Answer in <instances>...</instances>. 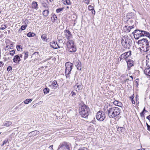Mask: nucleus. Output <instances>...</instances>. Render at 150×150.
Segmentation results:
<instances>
[{
  "mask_svg": "<svg viewBox=\"0 0 150 150\" xmlns=\"http://www.w3.org/2000/svg\"><path fill=\"white\" fill-rule=\"evenodd\" d=\"M50 89L47 88H45L43 89V92L45 94H46L49 93Z\"/></svg>",
  "mask_w": 150,
  "mask_h": 150,
  "instance_id": "473e14b6",
  "label": "nucleus"
},
{
  "mask_svg": "<svg viewBox=\"0 0 150 150\" xmlns=\"http://www.w3.org/2000/svg\"><path fill=\"white\" fill-rule=\"evenodd\" d=\"M50 47L54 49H57L60 47L57 44L56 41H52L50 42Z\"/></svg>",
  "mask_w": 150,
  "mask_h": 150,
  "instance_id": "9d476101",
  "label": "nucleus"
},
{
  "mask_svg": "<svg viewBox=\"0 0 150 150\" xmlns=\"http://www.w3.org/2000/svg\"><path fill=\"white\" fill-rule=\"evenodd\" d=\"M38 4L36 1H33L32 3V7L33 8L37 9L38 8Z\"/></svg>",
  "mask_w": 150,
  "mask_h": 150,
  "instance_id": "5701e85b",
  "label": "nucleus"
},
{
  "mask_svg": "<svg viewBox=\"0 0 150 150\" xmlns=\"http://www.w3.org/2000/svg\"><path fill=\"white\" fill-rule=\"evenodd\" d=\"M51 86L54 89L59 88L58 85L57 83V81L56 80H54Z\"/></svg>",
  "mask_w": 150,
  "mask_h": 150,
  "instance_id": "6ab92c4d",
  "label": "nucleus"
},
{
  "mask_svg": "<svg viewBox=\"0 0 150 150\" xmlns=\"http://www.w3.org/2000/svg\"><path fill=\"white\" fill-rule=\"evenodd\" d=\"M91 11L92 12L93 14L94 15L95 14V11L94 9H92V10H91Z\"/></svg>",
  "mask_w": 150,
  "mask_h": 150,
  "instance_id": "6e6d98bb",
  "label": "nucleus"
},
{
  "mask_svg": "<svg viewBox=\"0 0 150 150\" xmlns=\"http://www.w3.org/2000/svg\"><path fill=\"white\" fill-rule=\"evenodd\" d=\"M53 145H51L50 147H49V148L50 149H52V150H53Z\"/></svg>",
  "mask_w": 150,
  "mask_h": 150,
  "instance_id": "338daca9",
  "label": "nucleus"
},
{
  "mask_svg": "<svg viewBox=\"0 0 150 150\" xmlns=\"http://www.w3.org/2000/svg\"><path fill=\"white\" fill-rule=\"evenodd\" d=\"M40 2L42 6L45 8H48L47 4L48 3L47 0H40Z\"/></svg>",
  "mask_w": 150,
  "mask_h": 150,
  "instance_id": "ddd939ff",
  "label": "nucleus"
},
{
  "mask_svg": "<svg viewBox=\"0 0 150 150\" xmlns=\"http://www.w3.org/2000/svg\"><path fill=\"white\" fill-rule=\"evenodd\" d=\"M24 53H23L22 54H20L19 55V57L20 58H22L23 57V54Z\"/></svg>",
  "mask_w": 150,
  "mask_h": 150,
  "instance_id": "680f3d73",
  "label": "nucleus"
},
{
  "mask_svg": "<svg viewBox=\"0 0 150 150\" xmlns=\"http://www.w3.org/2000/svg\"><path fill=\"white\" fill-rule=\"evenodd\" d=\"M10 45V48L11 49H13V47H14V46H13V43H11Z\"/></svg>",
  "mask_w": 150,
  "mask_h": 150,
  "instance_id": "864d4df0",
  "label": "nucleus"
},
{
  "mask_svg": "<svg viewBox=\"0 0 150 150\" xmlns=\"http://www.w3.org/2000/svg\"><path fill=\"white\" fill-rule=\"evenodd\" d=\"M81 62L78 60L77 61L76 63V66L77 67V69H79L80 70H81Z\"/></svg>",
  "mask_w": 150,
  "mask_h": 150,
  "instance_id": "aec40b11",
  "label": "nucleus"
},
{
  "mask_svg": "<svg viewBox=\"0 0 150 150\" xmlns=\"http://www.w3.org/2000/svg\"><path fill=\"white\" fill-rule=\"evenodd\" d=\"M8 49H11L10 48V46L9 45H7L5 48V50L6 51L8 50Z\"/></svg>",
  "mask_w": 150,
  "mask_h": 150,
  "instance_id": "de8ad7c7",
  "label": "nucleus"
},
{
  "mask_svg": "<svg viewBox=\"0 0 150 150\" xmlns=\"http://www.w3.org/2000/svg\"><path fill=\"white\" fill-rule=\"evenodd\" d=\"M65 2L67 5H69L70 4V2L69 0H65Z\"/></svg>",
  "mask_w": 150,
  "mask_h": 150,
  "instance_id": "3c124183",
  "label": "nucleus"
},
{
  "mask_svg": "<svg viewBox=\"0 0 150 150\" xmlns=\"http://www.w3.org/2000/svg\"><path fill=\"white\" fill-rule=\"evenodd\" d=\"M121 42L122 46L126 49H129L132 45L131 39L127 36H124L121 40Z\"/></svg>",
  "mask_w": 150,
  "mask_h": 150,
  "instance_id": "f03ea898",
  "label": "nucleus"
},
{
  "mask_svg": "<svg viewBox=\"0 0 150 150\" xmlns=\"http://www.w3.org/2000/svg\"><path fill=\"white\" fill-rule=\"evenodd\" d=\"M137 43L140 46H141V47L143 49L144 51L147 52L150 50V46L147 39L143 38L139 40L138 41Z\"/></svg>",
  "mask_w": 150,
  "mask_h": 150,
  "instance_id": "7ed1b4c3",
  "label": "nucleus"
},
{
  "mask_svg": "<svg viewBox=\"0 0 150 150\" xmlns=\"http://www.w3.org/2000/svg\"><path fill=\"white\" fill-rule=\"evenodd\" d=\"M23 53L24 54V60H25L28 57L29 54V52L28 51H24Z\"/></svg>",
  "mask_w": 150,
  "mask_h": 150,
  "instance_id": "7c9ffc66",
  "label": "nucleus"
},
{
  "mask_svg": "<svg viewBox=\"0 0 150 150\" xmlns=\"http://www.w3.org/2000/svg\"><path fill=\"white\" fill-rule=\"evenodd\" d=\"M144 73L147 75L150 76V69L148 68H146L144 71Z\"/></svg>",
  "mask_w": 150,
  "mask_h": 150,
  "instance_id": "412c9836",
  "label": "nucleus"
},
{
  "mask_svg": "<svg viewBox=\"0 0 150 150\" xmlns=\"http://www.w3.org/2000/svg\"><path fill=\"white\" fill-rule=\"evenodd\" d=\"M63 8H59L56 10V11L57 13H59L61 11H62L63 10Z\"/></svg>",
  "mask_w": 150,
  "mask_h": 150,
  "instance_id": "ea45409f",
  "label": "nucleus"
},
{
  "mask_svg": "<svg viewBox=\"0 0 150 150\" xmlns=\"http://www.w3.org/2000/svg\"><path fill=\"white\" fill-rule=\"evenodd\" d=\"M4 63L0 61V67L3 66Z\"/></svg>",
  "mask_w": 150,
  "mask_h": 150,
  "instance_id": "13d9d810",
  "label": "nucleus"
},
{
  "mask_svg": "<svg viewBox=\"0 0 150 150\" xmlns=\"http://www.w3.org/2000/svg\"><path fill=\"white\" fill-rule=\"evenodd\" d=\"M146 64L148 67L150 66V54H148L146 57Z\"/></svg>",
  "mask_w": 150,
  "mask_h": 150,
  "instance_id": "2eb2a0df",
  "label": "nucleus"
},
{
  "mask_svg": "<svg viewBox=\"0 0 150 150\" xmlns=\"http://www.w3.org/2000/svg\"><path fill=\"white\" fill-rule=\"evenodd\" d=\"M66 38L68 40H70V39L72 38V35L71 34L70 31L69 32V33H67L65 35Z\"/></svg>",
  "mask_w": 150,
  "mask_h": 150,
  "instance_id": "b1692460",
  "label": "nucleus"
},
{
  "mask_svg": "<svg viewBox=\"0 0 150 150\" xmlns=\"http://www.w3.org/2000/svg\"><path fill=\"white\" fill-rule=\"evenodd\" d=\"M126 54L127 53H124L123 54H121L119 58L120 59V61H121L122 59L125 60L126 61L128 59H127V58L126 56Z\"/></svg>",
  "mask_w": 150,
  "mask_h": 150,
  "instance_id": "dca6fc26",
  "label": "nucleus"
},
{
  "mask_svg": "<svg viewBox=\"0 0 150 150\" xmlns=\"http://www.w3.org/2000/svg\"><path fill=\"white\" fill-rule=\"evenodd\" d=\"M21 46L20 45H18L16 47V48L17 51H19L20 50Z\"/></svg>",
  "mask_w": 150,
  "mask_h": 150,
  "instance_id": "09e8293b",
  "label": "nucleus"
},
{
  "mask_svg": "<svg viewBox=\"0 0 150 150\" xmlns=\"http://www.w3.org/2000/svg\"><path fill=\"white\" fill-rule=\"evenodd\" d=\"M93 7L91 6V5H89L88 7V9L89 10H91L93 9Z\"/></svg>",
  "mask_w": 150,
  "mask_h": 150,
  "instance_id": "8fccbe9b",
  "label": "nucleus"
},
{
  "mask_svg": "<svg viewBox=\"0 0 150 150\" xmlns=\"http://www.w3.org/2000/svg\"><path fill=\"white\" fill-rule=\"evenodd\" d=\"M12 122L10 121L6 122V123L4 124V126H8L12 124Z\"/></svg>",
  "mask_w": 150,
  "mask_h": 150,
  "instance_id": "f704fd0d",
  "label": "nucleus"
},
{
  "mask_svg": "<svg viewBox=\"0 0 150 150\" xmlns=\"http://www.w3.org/2000/svg\"><path fill=\"white\" fill-rule=\"evenodd\" d=\"M49 11L47 10H45L43 11V14L45 17H47L48 16Z\"/></svg>",
  "mask_w": 150,
  "mask_h": 150,
  "instance_id": "c756f323",
  "label": "nucleus"
},
{
  "mask_svg": "<svg viewBox=\"0 0 150 150\" xmlns=\"http://www.w3.org/2000/svg\"><path fill=\"white\" fill-rule=\"evenodd\" d=\"M15 54V50H13L10 51V55H11L13 56Z\"/></svg>",
  "mask_w": 150,
  "mask_h": 150,
  "instance_id": "58836bf2",
  "label": "nucleus"
},
{
  "mask_svg": "<svg viewBox=\"0 0 150 150\" xmlns=\"http://www.w3.org/2000/svg\"><path fill=\"white\" fill-rule=\"evenodd\" d=\"M88 107L85 105H80L79 107V112L81 117L86 118L88 115Z\"/></svg>",
  "mask_w": 150,
  "mask_h": 150,
  "instance_id": "20e7f679",
  "label": "nucleus"
},
{
  "mask_svg": "<svg viewBox=\"0 0 150 150\" xmlns=\"http://www.w3.org/2000/svg\"><path fill=\"white\" fill-rule=\"evenodd\" d=\"M66 69L65 74L67 78H70V74L73 68V64L69 62H66L65 64Z\"/></svg>",
  "mask_w": 150,
  "mask_h": 150,
  "instance_id": "39448f33",
  "label": "nucleus"
},
{
  "mask_svg": "<svg viewBox=\"0 0 150 150\" xmlns=\"http://www.w3.org/2000/svg\"><path fill=\"white\" fill-rule=\"evenodd\" d=\"M146 112H144V111H142V112H141L140 113V115L141 116V117L142 118H145V116L144 115V114L146 113Z\"/></svg>",
  "mask_w": 150,
  "mask_h": 150,
  "instance_id": "e433bc0d",
  "label": "nucleus"
},
{
  "mask_svg": "<svg viewBox=\"0 0 150 150\" xmlns=\"http://www.w3.org/2000/svg\"><path fill=\"white\" fill-rule=\"evenodd\" d=\"M143 35H144V36H145L148 37L149 36V35H150V34L149 32H147L146 31H144Z\"/></svg>",
  "mask_w": 150,
  "mask_h": 150,
  "instance_id": "c9c22d12",
  "label": "nucleus"
},
{
  "mask_svg": "<svg viewBox=\"0 0 150 150\" xmlns=\"http://www.w3.org/2000/svg\"><path fill=\"white\" fill-rule=\"evenodd\" d=\"M4 26L3 27H2L1 28H0V29H1V30H4V29H5V28H6V25H4Z\"/></svg>",
  "mask_w": 150,
  "mask_h": 150,
  "instance_id": "603ef678",
  "label": "nucleus"
},
{
  "mask_svg": "<svg viewBox=\"0 0 150 150\" xmlns=\"http://www.w3.org/2000/svg\"><path fill=\"white\" fill-rule=\"evenodd\" d=\"M32 101V99H27L24 101V103L25 104H27L31 102Z\"/></svg>",
  "mask_w": 150,
  "mask_h": 150,
  "instance_id": "72a5a7b5",
  "label": "nucleus"
},
{
  "mask_svg": "<svg viewBox=\"0 0 150 150\" xmlns=\"http://www.w3.org/2000/svg\"><path fill=\"white\" fill-rule=\"evenodd\" d=\"M12 70V68L11 66H9L7 68V70L8 71H11Z\"/></svg>",
  "mask_w": 150,
  "mask_h": 150,
  "instance_id": "79ce46f5",
  "label": "nucleus"
},
{
  "mask_svg": "<svg viewBox=\"0 0 150 150\" xmlns=\"http://www.w3.org/2000/svg\"><path fill=\"white\" fill-rule=\"evenodd\" d=\"M85 3L87 4H88L89 3V0H85Z\"/></svg>",
  "mask_w": 150,
  "mask_h": 150,
  "instance_id": "5fc2aeb1",
  "label": "nucleus"
},
{
  "mask_svg": "<svg viewBox=\"0 0 150 150\" xmlns=\"http://www.w3.org/2000/svg\"><path fill=\"white\" fill-rule=\"evenodd\" d=\"M47 35L45 34H43L41 36L42 39L44 41H47Z\"/></svg>",
  "mask_w": 150,
  "mask_h": 150,
  "instance_id": "cd10ccee",
  "label": "nucleus"
},
{
  "mask_svg": "<svg viewBox=\"0 0 150 150\" xmlns=\"http://www.w3.org/2000/svg\"><path fill=\"white\" fill-rule=\"evenodd\" d=\"M74 42L73 40H69L67 42V46L68 50H70L71 51V47L75 46L74 44Z\"/></svg>",
  "mask_w": 150,
  "mask_h": 150,
  "instance_id": "9b49d317",
  "label": "nucleus"
},
{
  "mask_svg": "<svg viewBox=\"0 0 150 150\" xmlns=\"http://www.w3.org/2000/svg\"><path fill=\"white\" fill-rule=\"evenodd\" d=\"M35 35V34L31 32H29L27 33V36L29 37H33Z\"/></svg>",
  "mask_w": 150,
  "mask_h": 150,
  "instance_id": "2f4dec72",
  "label": "nucleus"
},
{
  "mask_svg": "<svg viewBox=\"0 0 150 150\" xmlns=\"http://www.w3.org/2000/svg\"><path fill=\"white\" fill-rule=\"evenodd\" d=\"M143 32L144 30L137 29L135 30L132 33V34L133 35L135 39L138 40L141 37L144 36Z\"/></svg>",
  "mask_w": 150,
  "mask_h": 150,
  "instance_id": "0eeeda50",
  "label": "nucleus"
},
{
  "mask_svg": "<svg viewBox=\"0 0 150 150\" xmlns=\"http://www.w3.org/2000/svg\"><path fill=\"white\" fill-rule=\"evenodd\" d=\"M126 62L127 66V70L129 71L131 68L134 65L135 62L132 60L130 59L126 61Z\"/></svg>",
  "mask_w": 150,
  "mask_h": 150,
  "instance_id": "1a4fd4ad",
  "label": "nucleus"
},
{
  "mask_svg": "<svg viewBox=\"0 0 150 150\" xmlns=\"http://www.w3.org/2000/svg\"><path fill=\"white\" fill-rule=\"evenodd\" d=\"M134 27V25L131 26L125 25L123 28L124 31L125 32L129 33L130 31V30Z\"/></svg>",
  "mask_w": 150,
  "mask_h": 150,
  "instance_id": "f8f14e48",
  "label": "nucleus"
},
{
  "mask_svg": "<svg viewBox=\"0 0 150 150\" xmlns=\"http://www.w3.org/2000/svg\"><path fill=\"white\" fill-rule=\"evenodd\" d=\"M132 16H134V15H133V13H130L129 14H128L127 15L128 17L129 18H132Z\"/></svg>",
  "mask_w": 150,
  "mask_h": 150,
  "instance_id": "a18cd8bd",
  "label": "nucleus"
},
{
  "mask_svg": "<svg viewBox=\"0 0 150 150\" xmlns=\"http://www.w3.org/2000/svg\"><path fill=\"white\" fill-rule=\"evenodd\" d=\"M114 105H117L119 107L122 108V103L118 101L117 100H115L113 102Z\"/></svg>",
  "mask_w": 150,
  "mask_h": 150,
  "instance_id": "4be33fe9",
  "label": "nucleus"
},
{
  "mask_svg": "<svg viewBox=\"0 0 150 150\" xmlns=\"http://www.w3.org/2000/svg\"><path fill=\"white\" fill-rule=\"evenodd\" d=\"M117 130H120L121 132L124 133L125 132V127H118L117 128Z\"/></svg>",
  "mask_w": 150,
  "mask_h": 150,
  "instance_id": "c85d7f7f",
  "label": "nucleus"
},
{
  "mask_svg": "<svg viewBox=\"0 0 150 150\" xmlns=\"http://www.w3.org/2000/svg\"><path fill=\"white\" fill-rule=\"evenodd\" d=\"M109 117L113 118L118 115L120 113L121 110L118 107H114L107 109Z\"/></svg>",
  "mask_w": 150,
  "mask_h": 150,
  "instance_id": "f257e3e1",
  "label": "nucleus"
},
{
  "mask_svg": "<svg viewBox=\"0 0 150 150\" xmlns=\"http://www.w3.org/2000/svg\"><path fill=\"white\" fill-rule=\"evenodd\" d=\"M147 129L150 132V125H147Z\"/></svg>",
  "mask_w": 150,
  "mask_h": 150,
  "instance_id": "bf43d9fd",
  "label": "nucleus"
},
{
  "mask_svg": "<svg viewBox=\"0 0 150 150\" xmlns=\"http://www.w3.org/2000/svg\"><path fill=\"white\" fill-rule=\"evenodd\" d=\"M125 53H127V54H126L127 55L126 56L127 57V58H128L129 56H131V51L130 50L128 52H125Z\"/></svg>",
  "mask_w": 150,
  "mask_h": 150,
  "instance_id": "4c0bfd02",
  "label": "nucleus"
},
{
  "mask_svg": "<svg viewBox=\"0 0 150 150\" xmlns=\"http://www.w3.org/2000/svg\"><path fill=\"white\" fill-rule=\"evenodd\" d=\"M27 26V25H23L21 27V29L23 30H24L26 28Z\"/></svg>",
  "mask_w": 150,
  "mask_h": 150,
  "instance_id": "a19ab883",
  "label": "nucleus"
},
{
  "mask_svg": "<svg viewBox=\"0 0 150 150\" xmlns=\"http://www.w3.org/2000/svg\"><path fill=\"white\" fill-rule=\"evenodd\" d=\"M8 141V139H5L3 142V144H2L1 146H3L4 144H5L6 143H7Z\"/></svg>",
  "mask_w": 150,
  "mask_h": 150,
  "instance_id": "37998d69",
  "label": "nucleus"
},
{
  "mask_svg": "<svg viewBox=\"0 0 150 150\" xmlns=\"http://www.w3.org/2000/svg\"><path fill=\"white\" fill-rule=\"evenodd\" d=\"M57 18L55 14H53L52 15V16L51 18V20L52 22L54 23L55 22L56 20H57Z\"/></svg>",
  "mask_w": 150,
  "mask_h": 150,
  "instance_id": "a878e982",
  "label": "nucleus"
},
{
  "mask_svg": "<svg viewBox=\"0 0 150 150\" xmlns=\"http://www.w3.org/2000/svg\"><path fill=\"white\" fill-rule=\"evenodd\" d=\"M22 30L21 29V28L19 29V30L18 31V33H21Z\"/></svg>",
  "mask_w": 150,
  "mask_h": 150,
  "instance_id": "0e129e2a",
  "label": "nucleus"
},
{
  "mask_svg": "<svg viewBox=\"0 0 150 150\" xmlns=\"http://www.w3.org/2000/svg\"><path fill=\"white\" fill-rule=\"evenodd\" d=\"M96 117L98 120L103 121L105 118V114L103 111H99L97 113Z\"/></svg>",
  "mask_w": 150,
  "mask_h": 150,
  "instance_id": "6e6552de",
  "label": "nucleus"
},
{
  "mask_svg": "<svg viewBox=\"0 0 150 150\" xmlns=\"http://www.w3.org/2000/svg\"><path fill=\"white\" fill-rule=\"evenodd\" d=\"M71 51H70V50H68L69 51V52H75L76 50V46H73L72 47H71Z\"/></svg>",
  "mask_w": 150,
  "mask_h": 150,
  "instance_id": "bb28decb",
  "label": "nucleus"
},
{
  "mask_svg": "<svg viewBox=\"0 0 150 150\" xmlns=\"http://www.w3.org/2000/svg\"><path fill=\"white\" fill-rule=\"evenodd\" d=\"M70 31L69 30H66L64 31V33L66 32L67 33H69V32H70Z\"/></svg>",
  "mask_w": 150,
  "mask_h": 150,
  "instance_id": "052dcab7",
  "label": "nucleus"
},
{
  "mask_svg": "<svg viewBox=\"0 0 150 150\" xmlns=\"http://www.w3.org/2000/svg\"><path fill=\"white\" fill-rule=\"evenodd\" d=\"M39 131L37 130H35L32 131L29 133L28 134V135L30 137L35 136L36 135L38 134H39Z\"/></svg>",
  "mask_w": 150,
  "mask_h": 150,
  "instance_id": "f3484780",
  "label": "nucleus"
},
{
  "mask_svg": "<svg viewBox=\"0 0 150 150\" xmlns=\"http://www.w3.org/2000/svg\"><path fill=\"white\" fill-rule=\"evenodd\" d=\"M143 111H144V112H148V111H146V110H145V108H144L143 110Z\"/></svg>",
  "mask_w": 150,
  "mask_h": 150,
  "instance_id": "774afa93",
  "label": "nucleus"
},
{
  "mask_svg": "<svg viewBox=\"0 0 150 150\" xmlns=\"http://www.w3.org/2000/svg\"><path fill=\"white\" fill-rule=\"evenodd\" d=\"M39 53L38 52H36L34 53L32 55V57L35 58V59H38L39 57Z\"/></svg>",
  "mask_w": 150,
  "mask_h": 150,
  "instance_id": "a211bd4d",
  "label": "nucleus"
},
{
  "mask_svg": "<svg viewBox=\"0 0 150 150\" xmlns=\"http://www.w3.org/2000/svg\"><path fill=\"white\" fill-rule=\"evenodd\" d=\"M71 144L66 142H63L59 146L58 150H70Z\"/></svg>",
  "mask_w": 150,
  "mask_h": 150,
  "instance_id": "423d86ee",
  "label": "nucleus"
},
{
  "mask_svg": "<svg viewBox=\"0 0 150 150\" xmlns=\"http://www.w3.org/2000/svg\"><path fill=\"white\" fill-rule=\"evenodd\" d=\"M78 150H88V149L85 147H82L80 148Z\"/></svg>",
  "mask_w": 150,
  "mask_h": 150,
  "instance_id": "49530a36",
  "label": "nucleus"
},
{
  "mask_svg": "<svg viewBox=\"0 0 150 150\" xmlns=\"http://www.w3.org/2000/svg\"><path fill=\"white\" fill-rule=\"evenodd\" d=\"M139 79H137L135 80V82L137 83L136 86L138 87V85H139Z\"/></svg>",
  "mask_w": 150,
  "mask_h": 150,
  "instance_id": "c03bdc74",
  "label": "nucleus"
},
{
  "mask_svg": "<svg viewBox=\"0 0 150 150\" xmlns=\"http://www.w3.org/2000/svg\"><path fill=\"white\" fill-rule=\"evenodd\" d=\"M132 103L133 104H134L135 103V101L133 99V98L132 99Z\"/></svg>",
  "mask_w": 150,
  "mask_h": 150,
  "instance_id": "69168bd1",
  "label": "nucleus"
},
{
  "mask_svg": "<svg viewBox=\"0 0 150 150\" xmlns=\"http://www.w3.org/2000/svg\"><path fill=\"white\" fill-rule=\"evenodd\" d=\"M74 88L76 90V91L78 92H79L82 88V87L81 84H79L78 83L76 84L74 86Z\"/></svg>",
  "mask_w": 150,
  "mask_h": 150,
  "instance_id": "4468645a",
  "label": "nucleus"
},
{
  "mask_svg": "<svg viewBox=\"0 0 150 150\" xmlns=\"http://www.w3.org/2000/svg\"><path fill=\"white\" fill-rule=\"evenodd\" d=\"M146 118L148 119L149 121H150V115L149 116H147Z\"/></svg>",
  "mask_w": 150,
  "mask_h": 150,
  "instance_id": "e2e57ef3",
  "label": "nucleus"
},
{
  "mask_svg": "<svg viewBox=\"0 0 150 150\" xmlns=\"http://www.w3.org/2000/svg\"><path fill=\"white\" fill-rule=\"evenodd\" d=\"M71 96H74L76 95L75 93L73 92V91L71 92Z\"/></svg>",
  "mask_w": 150,
  "mask_h": 150,
  "instance_id": "4d7b16f0",
  "label": "nucleus"
},
{
  "mask_svg": "<svg viewBox=\"0 0 150 150\" xmlns=\"http://www.w3.org/2000/svg\"><path fill=\"white\" fill-rule=\"evenodd\" d=\"M19 55H16L14 56L13 61L14 62L16 63L18 62V59H19Z\"/></svg>",
  "mask_w": 150,
  "mask_h": 150,
  "instance_id": "393cba45",
  "label": "nucleus"
}]
</instances>
